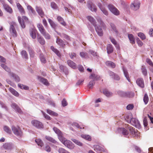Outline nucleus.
I'll use <instances>...</instances> for the list:
<instances>
[{"label": "nucleus", "mask_w": 153, "mask_h": 153, "mask_svg": "<svg viewBox=\"0 0 153 153\" xmlns=\"http://www.w3.org/2000/svg\"><path fill=\"white\" fill-rule=\"evenodd\" d=\"M37 27L40 33L44 37L45 39H49L51 37L49 34L47 33L43 26L40 23L37 24Z\"/></svg>", "instance_id": "1"}, {"label": "nucleus", "mask_w": 153, "mask_h": 153, "mask_svg": "<svg viewBox=\"0 0 153 153\" xmlns=\"http://www.w3.org/2000/svg\"><path fill=\"white\" fill-rule=\"evenodd\" d=\"M59 140L63 144L66 146L70 149H73L74 147V144L72 143L69 140H67L63 136L61 138L60 137Z\"/></svg>", "instance_id": "2"}, {"label": "nucleus", "mask_w": 153, "mask_h": 153, "mask_svg": "<svg viewBox=\"0 0 153 153\" xmlns=\"http://www.w3.org/2000/svg\"><path fill=\"white\" fill-rule=\"evenodd\" d=\"M126 127V128L129 130L130 134L133 137H137L139 135L140 133L137 129L128 125Z\"/></svg>", "instance_id": "3"}, {"label": "nucleus", "mask_w": 153, "mask_h": 153, "mask_svg": "<svg viewBox=\"0 0 153 153\" xmlns=\"http://www.w3.org/2000/svg\"><path fill=\"white\" fill-rule=\"evenodd\" d=\"M11 128L13 133L15 135L19 137H21L22 136V132L19 126H13Z\"/></svg>", "instance_id": "4"}, {"label": "nucleus", "mask_w": 153, "mask_h": 153, "mask_svg": "<svg viewBox=\"0 0 153 153\" xmlns=\"http://www.w3.org/2000/svg\"><path fill=\"white\" fill-rule=\"evenodd\" d=\"M10 30L11 34L14 36H16L17 33L16 31L15 27H16L17 26L16 23L14 22H10Z\"/></svg>", "instance_id": "5"}, {"label": "nucleus", "mask_w": 153, "mask_h": 153, "mask_svg": "<svg viewBox=\"0 0 153 153\" xmlns=\"http://www.w3.org/2000/svg\"><path fill=\"white\" fill-rule=\"evenodd\" d=\"M18 20L19 23L21 27L22 28H25V23L28 22V19L27 17L25 16H23L22 17V19L20 16H18Z\"/></svg>", "instance_id": "6"}, {"label": "nucleus", "mask_w": 153, "mask_h": 153, "mask_svg": "<svg viewBox=\"0 0 153 153\" xmlns=\"http://www.w3.org/2000/svg\"><path fill=\"white\" fill-rule=\"evenodd\" d=\"M1 65V66L6 71L9 72V73H10L11 74H12V76L15 78L16 81H19L20 80V79L19 77L17 75L13 74V73H11L10 69L5 65L2 64Z\"/></svg>", "instance_id": "7"}, {"label": "nucleus", "mask_w": 153, "mask_h": 153, "mask_svg": "<svg viewBox=\"0 0 153 153\" xmlns=\"http://www.w3.org/2000/svg\"><path fill=\"white\" fill-rule=\"evenodd\" d=\"M33 125L38 128H43V125L40 122L37 120H33L31 121Z\"/></svg>", "instance_id": "8"}, {"label": "nucleus", "mask_w": 153, "mask_h": 153, "mask_svg": "<svg viewBox=\"0 0 153 153\" xmlns=\"http://www.w3.org/2000/svg\"><path fill=\"white\" fill-rule=\"evenodd\" d=\"M108 7L110 11L114 15H118L119 14V11L113 5L109 4Z\"/></svg>", "instance_id": "9"}, {"label": "nucleus", "mask_w": 153, "mask_h": 153, "mask_svg": "<svg viewBox=\"0 0 153 153\" xmlns=\"http://www.w3.org/2000/svg\"><path fill=\"white\" fill-rule=\"evenodd\" d=\"M140 3L138 1H134L130 6L131 8L134 10H136L139 9Z\"/></svg>", "instance_id": "10"}, {"label": "nucleus", "mask_w": 153, "mask_h": 153, "mask_svg": "<svg viewBox=\"0 0 153 153\" xmlns=\"http://www.w3.org/2000/svg\"><path fill=\"white\" fill-rule=\"evenodd\" d=\"M128 121L130 122L129 123H131V125L135 126L136 127H139L140 126L139 122L135 118H132L131 120H128Z\"/></svg>", "instance_id": "11"}, {"label": "nucleus", "mask_w": 153, "mask_h": 153, "mask_svg": "<svg viewBox=\"0 0 153 153\" xmlns=\"http://www.w3.org/2000/svg\"><path fill=\"white\" fill-rule=\"evenodd\" d=\"M120 95L122 97H132L134 96V94L132 92H120Z\"/></svg>", "instance_id": "12"}, {"label": "nucleus", "mask_w": 153, "mask_h": 153, "mask_svg": "<svg viewBox=\"0 0 153 153\" xmlns=\"http://www.w3.org/2000/svg\"><path fill=\"white\" fill-rule=\"evenodd\" d=\"M36 10L41 17L42 18L45 15V14L42 7H40L36 6Z\"/></svg>", "instance_id": "13"}, {"label": "nucleus", "mask_w": 153, "mask_h": 153, "mask_svg": "<svg viewBox=\"0 0 153 153\" xmlns=\"http://www.w3.org/2000/svg\"><path fill=\"white\" fill-rule=\"evenodd\" d=\"M2 4L4 9L6 11L10 14L13 13V10L10 7L5 3H2Z\"/></svg>", "instance_id": "14"}, {"label": "nucleus", "mask_w": 153, "mask_h": 153, "mask_svg": "<svg viewBox=\"0 0 153 153\" xmlns=\"http://www.w3.org/2000/svg\"><path fill=\"white\" fill-rule=\"evenodd\" d=\"M56 43L60 46L64 48L65 44H64V41L60 38L57 37L56 40Z\"/></svg>", "instance_id": "15"}, {"label": "nucleus", "mask_w": 153, "mask_h": 153, "mask_svg": "<svg viewBox=\"0 0 153 153\" xmlns=\"http://www.w3.org/2000/svg\"><path fill=\"white\" fill-rule=\"evenodd\" d=\"M136 83L137 85L142 88L144 87V82L143 79L139 78L136 81Z\"/></svg>", "instance_id": "16"}, {"label": "nucleus", "mask_w": 153, "mask_h": 153, "mask_svg": "<svg viewBox=\"0 0 153 153\" xmlns=\"http://www.w3.org/2000/svg\"><path fill=\"white\" fill-rule=\"evenodd\" d=\"M95 27V30L98 35L100 36H102L103 33L101 28L99 26H96V25Z\"/></svg>", "instance_id": "17"}, {"label": "nucleus", "mask_w": 153, "mask_h": 153, "mask_svg": "<svg viewBox=\"0 0 153 153\" xmlns=\"http://www.w3.org/2000/svg\"><path fill=\"white\" fill-rule=\"evenodd\" d=\"M68 65L71 68L75 69L76 68V64L74 62L71 60H68L67 62Z\"/></svg>", "instance_id": "18"}, {"label": "nucleus", "mask_w": 153, "mask_h": 153, "mask_svg": "<svg viewBox=\"0 0 153 153\" xmlns=\"http://www.w3.org/2000/svg\"><path fill=\"white\" fill-rule=\"evenodd\" d=\"M93 148L94 151L96 152L98 151L105 152V150L103 148L98 145H94L93 146Z\"/></svg>", "instance_id": "19"}, {"label": "nucleus", "mask_w": 153, "mask_h": 153, "mask_svg": "<svg viewBox=\"0 0 153 153\" xmlns=\"http://www.w3.org/2000/svg\"><path fill=\"white\" fill-rule=\"evenodd\" d=\"M53 130L55 131V132L58 135L59 139H60V137H61V138L63 136V134L62 133L61 131L57 128L54 127L53 128Z\"/></svg>", "instance_id": "20"}, {"label": "nucleus", "mask_w": 153, "mask_h": 153, "mask_svg": "<svg viewBox=\"0 0 153 153\" xmlns=\"http://www.w3.org/2000/svg\"><path fill=\"white\" fill-rule=\"evenodd\" d=\"M88 6L89 8L92 11L96 12L97 11V8L96 6L91 2L88 3Z\"/></svg>", "instance_id": "21"}, {"label": "nucleus", "mask_w": 153, "mask_h": 153, "mask_svg": "<svg viewBox=\"0 0 153 153\" xmlns=\"http://www.w3.org/2000/svg\"><path fill=\"white\" fill-rule=\"evenodd\" d=\"M8 89L12 94L14 96L17 97H18L19 96V93L12 88L10 87Z\"/></svg>", "instance_id": "22"}, {"label": "nucleus", "mask_w": 153, "mask_h": 153, "mask_svg": "<svg viewBox=\"0 0 153 153\" xmlns=\"http://www.w3.org/2000/svg\"><path fill=\"white\" fill-rule=\"evenodd\" d=\"M106 50L107 53L108 54L111 53L113 51V48L111 44H108L107 45Z\"/></svg>", "instance_id": "23"}, {"label": "nucleus", "mask_w": 153, "mask_h": 153, "mask_svg": "<svg viewBox=\"0 0 153 153\" xmlns=\"http://www.w3.org/2000/svg\"><path fill=\"white\" fill-rule=\"evenodd\" d=\"M98 6L104 14L106 15H108V11L106 10V9H105V8L103 7L101 3H98Z\"/></svg>", "instance_id": "24"}, {"label": "nucleus", "mask_w": 153, "mask_h": 153, "mask_svg": "<svg viewBox=\"0 0 153 153\" xmlns=\"http://www.w3.org/2000/svg\"><path fill=\"white\" fill-rule=\"evenodd\" d=\"M36 30L35 29H32L30 30V34L32 38L35 39L36 38Z\"/></svg>", "instance_id": "25"}, {"label": "nucleus", "mask_w": 153, "mask_h": 153, "mask_svg": "<svg viewBox=\"0 0 153 153\" xmlns=\"http://www.w3.org/2000/svg\"><path fill=\"white\" fill-rule=\"evenodd\" d=\"M16 6L18 10L21 13L25 14V11L22 6L19 3H17L16 4Z\"/></svg>", "instance_id": "26"}, {"label": "nucleus", "mask_w": 153, "mask_h": 153, "mask_svg": "<svg viewBox=\"0 0 153 153\" xmlns=\"http://www.w3.org/2000/svg\"><path fill=\"white\" fill-rule=\"evenodd\" d=\"M39 81L44 85H49V83L48 80L42 77H39Z\"/></svg>", "instance_id": "27"}, {"label": "nucleus", "mask_w": 153, "mask_h": 153, "mask_svg": "<svg viewBox=\"0 0 153 153\" xmlns=\"http://www.w3.org/2000/svg\"><path fill=\"white\" fill-rule=\"evenodd\" d=\"M51 49L59 57H61L60 53L57 49L55 48L53 46L51 47Z\"/></svg>", "instance_id": "28"}, {"label": "nucleus", "mask_w": 153, "mask_h": 153, "mask_svg": "<svg viewBox=\"0 0 153 153\" xmlns=\"http://www.w3.org/2000/svg\"><path fill=\"white\" fill-rule=\"evenodd\" d=\"M51 49L59 57H61L60 53L57 49L55 48L53 46L51 47Z\"/></svg>", "instance_id": "29"}, {"label": "nucleus", "mask_w": 153, "mask_h": 153, "mask_svg": "<svg viewBox=\"0 0 153 153\" xmlns=\"http://www.w3.org/2000/svg\"><path fill=\"white\" fill-rule=\"evenodd\" d=\"M37 39L41 45H44L45 43V41L44 38L41 36H37Z\"/></svg>", "instance_id": "30"}, {"label": "nucleus", "mask_w": 153, "mask_h": 153, "mask_svg": "<svg viewBox=\"0 0 153 153\" xmlns=\"http://www.w3.org/2000/svg\"><path fill=\"white\" fill-rule=\"evenodd\" d=\"M128 39L131 43L134 44L135 43V39L133 35L131 34L128 35Z\"/></svg>", "instance_id": "31"}, {"label": "nucleus", "mask_w": 153, "mask_h": 153, "mask_svg": "<svg viewBox=\"0 0 153 153\" xmlns=\"http://www.w3.org/2000/svg\"><path fill=\"white\" fill-rule=\"evenodd\" d=\"M123 69L125 76L126 78L128 80L129 82H130L131 80L129 78V74L127 70L124 68H123Z\"/></svg>", "instance_id": "32"}, {"label": "nucleus", "mask_w": 153, "mask_h": 153, "mask_svg": "<svg viewBox=\"0 0 153 153\" xmlns=\"http://www.w3.org/2000/svg\"><path fill=\"white\" fill-rule=\"evenodd\" d=\"M106 65L112 68H114L116 66L115 64L113 62L110 61H107L105 62Z\"/></svg>", "instance_id": "33"}, {"label": "nucleus", "mask_w": 153, "mask_h": 153, "mask_svg": "<svg viewBox=\"0 0 153 153\" xmlns=\"http://www.w3.org/2000/svg\"><path fill=\"white\" fill-rule=\"evenodd\" d=\"M47 113L50 115L55 117H57L58 114L57 113L51 111L49 109H47Z\"/></svg>", "instance_id": "34"}, {"label": "nucleus", "mask_w": 153, "mask_h": 153, "mask_svg": "<svg viewBox=\"0 0 153 153\" xmlns=\"http://www.w3.org/2000/svg\"><path fill=\"white\" fill-rule=\"evenodd\" d=\"M87 18L88 20L93 24V25L94 27H95V26L96 25V22L93 18L91 16H89L87 17Z\"/></svg>", "instance_id": "35"}, {"label": "nucleus", "mask_w": 153, "mask_h": 153, "mask_svg": "<svg viewBox=\"0 0 153 153\" xmlns=\"http://www.w3.org/2000/svg\"><path fill=\"white\" fill-rule=\"evenodd\" d=\"M58 21L63 25L66 26V23L63 21V18L61 16H58L57 18Z\"/></svg>", "instance_id": "36"}, {"label": "nucleus", "mask_w": 153, "mask_h": 153, "mask_svg": "<svg viewBox=\"0 0 153 153\" xmlns=\"http://www.w3.org/2000/svg\"><path fill=\"white\" fill-rule=\"evenodd\" d=\"M28 51L30 57H33L35 55V53L32 48L28 47Z\"/></svg>", "instance_id": "37"}, {"label": "nucleus", "mask_w": 153, "mask_h": 153, "mask_svg": "<svg viewBox=\"0 0 153 153\" xmlns=\"http://www.w3.org/2000/svg\"><path fill=\"white\" fill-rule=\"evenodd\" d=\"M35 141L38 146H39L41 147L43 146V142L41 139H36L35 140Z\"/></svg>", "instance_id": "38"}, {"label": "nucleus", "mask_w": 153, "mask_h": 153, "mask_svg": "<svg viewBox=\"0 0 153 153\" xmlns=\"http://www.w3.org/2000/svg\"><path fill=\"white\" fill-rule=\"evenodd\" d=\"M48 21L52 27L54 28H55L56 27V25L51 19H48Z\"/></svg>", "instance_id": "39"}, {"label": "nucleus", "mask_w": 153, "mask_h": 153, "mask_svg": "<svg viewBox=\"0 0 153 153\" xmlns=\"http://www.w3.org/2000/svg\"><path fill=\"white\" fill-rule=\"evenodd\" d=\"M72 126H73L74 127H76L77 128L79 129H84V126L83 125H82L81 126L80 125H79V124L76 123H73L72 124Z\"/></svg>", "instance_id": "40"}, {"label": "nucleus", "mask_w": 153, "mask_h": 153, "mask_svg": "<svg viewBox=\"0 0 153 153\" xmlns=\"http://www.w3.org/2000/svg\"><path fill=\"white\" fill-rule=\"evenodd\" d=\"M21 53L23 58L25 59H27L28 55L27 52L25 51L22 50L21 51Z\"/></svg>", "instance_id": "41"}, {"label": "nucleus", "mask_w": 153, "mask_h": 153, "mask_svg": "<svg viewBox=\"0 0 153 153\" xmlns=\"http://www.w3.org/2000/svg\"><path fill=\"white\" fill-rule=\"evenodd\" d=\"M103 93L108 97H109L112 95V93L106 89H105L103 91Z\"/></svg>", "instance_id": "42"}, {"label": "nucleus", "mask_w": 153, "mask_h": 153, "mask_svg": "<svg viewBox=\"0 0 153 153\" xmlns=\"http://www.w3.org/2000/svg\"><path fill=\"white\" fill-rule=\"evenodd\" d=\"M45 138L47 140L53 143H55L56 142V141L53 138L50 137L46 136Z\"/></svg>", "instance_id": "43"}, {"label": "nucleus", "mask_w": 153, "mask_h": 153, "mask_svg": "<svg viewBox=\"0 0 153 153\" xmlns=\"http://www.w3.org/2000/svg\"><path fill=\"white\" fill-rule=\"evenodd\" d=\"M120 131L124 135H127L129 133L128 131L126 129L124 128H121Z\"/></svg>", "instance_id": "44"}, {"label": "nucleus", "mask_w": 153, "mask_h": 153, "mask_svg": "<svg viewBox=\"0 0 153 153\" xmlns=\"http://www.w3.org/2000/svg\"><path fill=\"white\" fill-rule=\"evenodd\" d=\"M39 57L40 61L42 63H45L46 62V59L43 54H41L40 55Z\"/></svg>", "instance_id": "45"}, {"label": "nucleus", "mask_w": 153, "mask_h": 153, "mask_svg": "<svg viewBox=\"0 0 153 153\" xmlns=\"http://www.w3.org/2000/svg\"><path fill=\"white\" fill-rule=\"evenodd\" d=\"M59 153H70V152L62 148H60L58 149Z\"/></svg>", "instance_id": "46"}, {"label": "nucleus", "mask_w": 153, "mask_h": 153, "mask_svg": "<svg viewBox=\"0 0 153 153\" xmlns=\"http://www.w3.org/2000/svg\"><path fill=\"white\" fill-rule=\"evenodd\" d=\"M99 77L96 74H91L90 76V78L91 79H94V80H97L99 79Z\"/></svg>", "instance_id": "47"}, {"label": "nucleus", "mask_w": 153, "mask_h": 153, "mask_svg": "<svg viewBox=\"0 0 153 153\" xmlns=\"http://www.w3.org/2000/svg\"><path fill=\"white\" fill-rule=\"evenodd\" d=\"M149 100L148 96L147 94H145L143 98V101L145 104H147Z\"/></svg>", "instance_id": "48"}, {"label": "nucleus", "mask_w": 153, "mask_h": 153, "mask_svg": "<svg viewBox=\"0 0 153 153\" xmlns=\"http://www.w3.org/2000/svg\"><path fill=\"white\" fill-rule=\"evenodd\" d=\"M138 36L142 40H144L146 39V37L144 34L141 32L138 33Z\"/></svg>", "instance_id": "49"}, {"label": "nucleus", "mask_w": 153, "mask_h": 153, "mask_svg": "<svg viewBox=\"0 0 153 153\" xmlns=\"http://www.w3.org/2000/svg\"><path fill=\"white\" fill-rule=\"evenodd\" d=\"M18 86L22 89H24L26 90L29 89V87L27 86L19 84L18 85Z\"/></svg>", "instance_id": "50"}, {"label": "nucleus", "mask_w": 153, "mask_h": 153, "mask_svg": "<svg viewBox=\"0 0 153 153\" xmlns=\"http://www.w3.org/2000/svg\"><path fill=\"white\" fill-rule=\"evenodd\" d=\"M4 131L7 133L8 134H11V130L10 128L7 126H5L4 127Z\"/></svg>", "instance_id": "51"}, {"label": "nucleus", "mask_w": 153, "mask_h": 153, "mask_svg": "<svg viewBox=\"0 0 153 153\" xmlns=\"http://www.w3.org/2000/svg\"><path fill=\"white\" fill-rule=\"evenodd\" d=\"M51 7L54 9H56L58 8V6L54 2H52L51 3Z\"/></svg>", "instance_id": "52"}, {"label": "nucleus", "mask_w": 153, "mask_h": 153, "mask_svg": "<svg viewBox=\"0 0 153 153\" xmlns=\"http://www.w3.org/2000/svg\"><path fill=\"white\" fill-rule=\"evenodd\" d=\"M71 140L79 146H82V143L79 141L74 139H71Z\"/></svg>", "instance_id": "53"}, {"label": "nucleus", "mask_w": 153, "mask_h": 153, "mask_svg": "<svg viewBox=\"0 0 153 153\" xmlns=\"http://www.w3.org/2000/svg\"><path fill=\"white\" fill-rule=\"evenodd\" d=\"M82 137L88 141H91V137L89 135H82Z\"/></svg>", "instance_id": "54"}, {"label": "nucleus", "mask_w": 153, "mask_h": 153, "mask_svg": "<svg viewBox=\"0 0 153 153\" xmlns=\"http://www.w3.org/2000/svg\"><path fill=\"white\" fill-rule=\"evenodd\" d=\"M141 69L143 74L145 76L147 74V72L145 67L143 66Z\"/></svg>", "instance_id": "55"}, {"label": "nucleus", "mask_w": 153, "mask_h": 153, "mask_svg": "<svg viewBox=\"0 0 153 153\" xmlns=\"http://www.w3.org/2000/svg\"><path fill=\"white\" fill-rule=\"evenodd\" d=\"M80 56L83 58H86L88 57V54L87 53L83 52L80 53Z\"/></svg>", "instance_id": "56"}, {"label": "nucleus", "mask_w": 153, "mask_h": 153, "mask_svg": "<svg viewBox=\"0 0 153 153\" xmlns=\"http://www.w3.org/2000/svg\"><path fill=\"white\" fill-rule=\"evenodd\" d=\"M42 113L45 118L46 119L49 120H50L51 119V117L48 114H45L44 112L42 111Z\"/></svg>", "instance_id": "57"}, {"label": "nucleus", "mask_w": 153, "mask_h": 153, "mask_svg": "<svg viewBox=\"0 0 153 153\" xmlns=\"http://www.w3.org/2000/svg\"><path fill=\"white\" fill-rule=\"evenodd\" d=\"M95 84V82L94 80L91 81L89 82L88 86L90 88H91Z\"/></svg>", "instance_id": "58"}, {"label": "nucleus", "mask_w": 153, "mask_h": 153, "mask_svg": "<svg viewBox=\"0 0 153 153\" xmlns=\"http://www.w3.org/2000/svg\"><path fill=\"white\" fill-rule=\"evenodd\" d=\"M42 22L45 28H47L48 27V24L47 21L45 19H43L42 20Z\"/></svg>", "instance_id": "59"}, {"label": "nucleus", "mask_w": 153, "mask_h": 153, "mask_svg": "<svg viewBox=\"0 0 153 153\" xmlns=\"http://www.w3.org/2000/svg\"><path fill=\"white\" fill-rule=\"evenodd\" d=\"M110 25L111 26V27L112 28V29H113V30L116 33H117V31L116 29V27L115 26V25L113 23H111L110 24Z\"/></svg>", "instance_id": "60"}, {"label": "nucleus", "mask_w": 153, "mask_h": 153, "mask_svg": "<svg viewBox=\"0 0 153 153\" xmlns=\"http://www.w3.org/2000/svg\"><path fill=\"white\" fill-rule=\"evenodd\" d=\"M146 62L151 66L153 67V63L149 59L147 58L146 59Z\"/></svg>", "instance_id": "61"}, {"label": "nucleus", "mask_w": 153, "mask_h": 153, "mask_svg": "<svg viewBox=\"0 0 153 153\" xmlns=\"http://www.w3.org/2000/svg\"><path fill=\"white\" fill-rule=\"evenodd\" d=\"M62 105L63 106L65 107L67 105L68 103L65 99H63L62 102Z\"/></svg>", "instance_id": "62"}, {"label": "nucleus", "mask_w": 153, "mask_h": 153, "mask_svg": "<svg viewBox=\"0 0 153 153\" xmlns=\"http://www.w3.org/2000/svg\"><path fill=\"white\" fill-rule=\"evenodd\" d=\"M97 21L100 23V25L101 27H104L105 26L104 23L102 21L101 19H97Z\"/></svg>", "instance_id": "63"}, {"label": "nucleus", "mask_w": 153, "mask_h": 153, "mask_svg": "<svg viewBox=\"0 0 153 153\" xmlns=\"http://www.w3.org/2000/svg\"><path fill=\"white\" fill-rule=\"evenodd\" d=\"M69 56L70 58L71 59L75 57L76 56V54L75 53H71L69 54Z\"/></svg>", "instance_id": "64"}]
</instances>
